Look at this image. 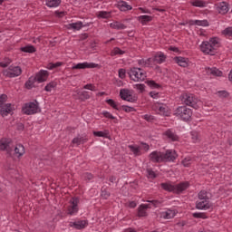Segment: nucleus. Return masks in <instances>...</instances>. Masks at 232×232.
I'll return each mask as SVG.
<instances>
[{
    "label": "nucleus",
    "mask_w": 232,
    "mask_h": 232,
    "mask_svg": "<svg viewBox=\"0 0 232 232\" xmlns=\"http://www.w3.org/2000/svg\"><path fill=\"white\" fill-rule=\"evenodd\" d=\"M138 19L141 24H146V23H150L153 18L150 15H140Z\"/></svg>",
    "instance_id": "e433bc0d"
},
{
    "label": "nucleus",
    "mask_w": 232,
    "mask_h": 232,
    "mask_svg": "<svg viewBox=\"0 0 232 232\" xmlns=\"http://www.w3.org/2000/svg\"><path fill=\"white\" fill-rule=\"evenodd\" d=\"M160 188H162L165 191L175 193V185H172L171 182L161 183Z\"/></svg>",
    "instance_id": "b1692460"
},
{
    "label": "nucleus",
    "mask_w": 232,
    "mask_h": 232,
    "mask_svg": "<svg viewBox=\"0 0 232 232\" xmlns=\"http://www.w3.org/2000/svg\"><path fill=\"white\" fill-rule=\"evenodd\" d=\"M175 190L174 193H177L179 195V193H183V191H186L187 188H189V182L188 181H183L179 184L174 185Z\"/></svg>",
    "instance_id": "2eb2a0df"
},
{
    "label": "nucleus",
    "mask_w": 232,
    "mask_h": 232,
    "mask_svg": "<svg viewBox=\"0 0 232 232\" xmlns=\"http://www.w3.org/2000/svg\"><path fill=\"white\" fill-rule=\"evenodd\" d=\"M118 6L121 12H128V10H131V5H128V2L121 1L118 4Z\"/></svg>",
    "instance_id": "a878e982"
},
{
    "label": "nucleus",
    "mask_w": 232,
    "mask_h": 232,
    "mask_svg": "<svg viewBox=\"0 0 232 232\" xmlns=\"http://www.w3.org/2000/svg\"><path fill=\"white\" fill-rule=\"evenodd\" d=\"M79 198H72L71 199V207L68 208L69 215H75L79 211Z\"/></svg>",
    "instance_id": "f8f14e48"
},
{
    "label": "nucleus",
    "mask_w": 232,
    "mask_h": 232,
    "mask_svg": "<svg viewBox=\"0 0 232 232\" xmlns=\"http://www.w3.org/2000/svg\"><path fill=\"white\" fill-rule=\"evenodd\" d=\"M164 137L170 142H179V135L173 129H169L163 132Z\"/></svg>",
    "instance_id": "9d476101"
},
{
    "label": "nucleus",
    "mask_w": 232,
    "mask_h": 232,
    "mask_svg": "<svg viewBox=\"0 0 232 232\" xmlns=\"http://www.w3.org/2000/svg\"><path fill=\"white\" fill-rule=\"evenodd\" d=\"M22 111L24 115H35V113H39V111H41L39 102L34 100V102L25 103L22 108Z\"/></svg>",
    "instance_id": "7ed1b4c3"
},
{
    "label": "nucleus",
    "mask_w": 232,
    "mask_h": 232,
    "mask_svg": "<svg viewBox=\"0 0 232 232\" xmlns=\"http://www.w3.org/2000/svg\"><path fill=\"white\" fill-rule=\"evenodd\" d=\"M88 226V220H80L70 223L71 227H74V229H84Z\"/></svg>",
    "instance_id": "6ab92c4d"
},
{
    "label": "nucleus",
    "mask_w": 232,
    "mask_h": 232,
    "mask_svg": "<svg viewBox=\"0 0 232 232\" xmlns=\"http://www.w3.org/2000/svg\"><path fill=\"white\" fill-rule=\"evenodd\" d=\"M207 72L215 75L216 77H222V72L217 68H208Z\"/></svg>",
    "instance_id": "c756f323"
},
{
    "label": "nucleus",
    "mask_w": 232,
    "mask_h": 232,
    "mask_svg": "<svg viewBox=\"0 0 232 232\" xmlns=\"http://www.w3.org/2000/svg\"><path fill=\"white\" fill-rule=\"evenodd\" d=\"M78 137L80 138V144H86V142H88V138L86 137V134L83 135H78Z\"/></svg>",
    "instance_id": "4d7b16f0"
},
{
    "label": "nucleus",
    "mask_w": 232,
    "mask_h": 232,
    "mask_svg": "<svg viewBox=\"0 0 232 232\" xmlns=\"http://www.w3.org/2000/svg\"><path fill=\"white\" fill-rule=\"evenodd\" d=\"M8 96L6 94L0 95V108H3L5 102H6Z\"/></svg>",
    "instance_id": "603ef678"
},
{
    "label": "nucleus",
    "mask_w": 232,
    "mask_h": 232,
    "mask_svg": "<svg viewBox=\"0 0 232 232\" xmlns=\"http://www.w3.org/2000/svg\"><path fill=\"white\" fill-rule=\"evenodd\" d=\"M102 115L106 117V119H111V121L115 120V116L111 115L109 111H103Z\"/></svg>",
    "instance_id": "052dcab7"
},
{
    "label": "nucleus",
    "mask_w": 232,
    "mask_h": 232,
    "mask_svg": "<svg viewBox=\"0 0 232 232\" xmlns=\"http://www.w3.org/2000/svg\"><path fill=\"white\" fill-rule=\"evenodd\" d=\"M147 175L149 179H156L157 174H155V171H153L151 169H147Z\"/></svg>",
    "instance_id": "864d4df0"
},
{
    "label": "nucleus",
    "mask_w": 232,
    "mask_h": 232,
    "mask_svg": "<svg viewBox=\"0 0 232 232\" xmlns=\"http://www.w3.org/2000/svg\"><path fill=\"white\" fill-rule=\"evenodd\" d=\"M10 63H12V60H10V58H5L4 62L0 63V66L1 68H8Z\"/></svg>",
    "instance_id": "de8ad7c7"
},
{
    "label": "nucleus",
    "mask_w": 232,
    "mask_h": 232,
    "mask_svg": "<svg viewBox=\"0 0 232 232\" xmlns=\"http://www.w3.org/2000/svg\"><path fill=\"white\" fill-rule=\"evenodd\" d=\"M82 178L84 179V180H92L93 179V174L90 172H85L82 174Z\"/></svg>",
    "instance_id": "6e6d98bb"
},
{
    "label": "nucleus",
    "mask_w": 232,
    "mask_h": 232,
    "mask_svg": "<svg viewBox=\"0 0 232 232\" xmlns=\"http://www.w3.org/2000/svg\"><path fill=\"white\" fill-rule=\"evenodd\" d=\"M150 205H144L141 204L138 208V217H148V212H146L147 209H149Z\"/></svg>",
    "instance_id": "5701e85b"
},
{
    "label": "nucleus",
    "mask_w": 232,
    "mask_h": 232,
    "mask_svg": "<svg viewBox=\"0 0 232 232\" xmlns=\"http://www.w3.org/2000/svg\"><path fill=\"white\" fill-rule=\"evenodd\" d=\"M48 71L41 70L39 72L36 73V77H34L37 82H44L48 80Z\"/></svg>",
    "instance_id": "dca6fc26"
},
{
    "label": "nucleus",
    "mask_w": 232,
    "mask_h": 232,
    "mask_svg": "<svg viewBox=\"0 0 232 232\" xmlns=\"http://www.w3.org/2000/svg\"><path fill=\"white\" fill-rule=\"evenodd\" d=\"M0 108V115H2V117H6L7 115H9V113H12V111H14V109H12V103H7Z\"/></svg>",
    "instance_id": "aec40b11"
},
{
    "label": "nucleus",
    "mask_w": 232,
    "mask_h": 232,
    "mask_svg": "<svg viewBox=\"0 0 232 232\" xmlns=\"http://www.w3.org/2000/svg\"><path fill=\"white\" fill-rule=\"evenodd\" d=\"M196 26H209L208 20H196Z\"/></svg>",
    "instance_id": "a18cd8bd"
},
{
    "label": "nucleus",
    "mask_w": 232,
    "mask_h": 232,
    "mask_svg": "<svg viewBox=\"0 0 232 232\" xmlns=\"http://www.w3.org/2000/svg\"><path fill=\"white\" fill-rule=\"evenodd\" d=\"M128 148L129 150H130V151H132L134 155H140V148H139L138 146L129 145Z\"/></svg>",
    "instance_id": "ea45409f"
},
{
    "label": "nucleus",
    "mask_w": 232,
    "mask_h": 232,
    "mask_svg": "<svg viewBox=\"0 0 232 232\" xmlns=\"http://www.w3.org/2000/svg\"><path fill=\"white\" fill-rule=\"evenodd\" d=\"M146 83L148 84V86H150L152 89L160 88V85L159 83L155 82V81H153V80L147 81Z\"/></svg>",
    "instance_id": "79ce46f5"
},
{
    "label": "nucleus",
    "mask_w": 232,
    "mask_h": 232,
    "mask_svg": "<svg viewBox=\"0 0 232 232\" xmlns=\"http://www.w3.org/2000/svg\"><path fill=\"white\" fill-rule=\"evenodd\" d=\"M86 68H99V64L93 63L84 62L77 63L72 67V70H86Z\"/></svg>",
    "instance_id": "9b49d317"
},
{
    "label": "nucleus",
    "mask_w": 232,
    "mask_h": 232,
    "mask_svg": "<svg viewBox=\"0 0 232 232\" xmlns=\"http://www.w3.org/2000/svg\"><path fill=\"white\" fill-rule=\"evenodd\" d=\"M84 26H90L89 24H82V22H76V23H72L66 25L67 30H74V31H79L81 28H84Z\"/></svg>",
    "instance_id": "f3484780"
},
{
    "label": "nucleus",
    "mask_w": 232,
    "mask_h": 232,
    "mask_svg": "<svg viewBox=\"0 0 232 232\" xmlns=\"http://www.w3.org/2000/svg\"><path fill=\"white\" fill-rule=\"evenodd\" d=\"M121 110H123V111H126V113H131V111H135V108L130 107L128 105H122L120 106Z\"/></svg>",
    "instance_id": "c03bdc74"
},
{
    "label": "nucleus",
    "mask_w": 232,
    "mask_h": 232,
    "mask_svg": "<svg viewBox=\"0 0 232 232\" xmlns=\"http://www.w3.org/2000/svg\"><path fill=\"white\" fill-rule=\"evenodd\" d=\"M222 34L227 37H232V27L226 28L225 30H223Z\"/></svg>",
    "instance_id": "8fccbe9b"
},
{
    "label": "nucleus",
    "mask_w": 232,
    "mask_h": 232,
    "mask_svg": "<svg viewBox=\"0 0 232 232\" xmlns=\"http://www.w3.org/2000/svg\"><path fill=\"white\" fill-rule=\"evenodd\" d=\"M98 17H102V19H108V17H110V12L101 11Z\"/></svg>",
    "instance_id": "3c124183"
},
{
    "label": "nucleus",
    "mask_w": 232,
    "mask_h": 232,
    "mask_svg": "<svg viewBox=\"0 0 232 232\" xmlns=\"http://www.w3.org/2000/svg\"><path fill=\"white\" fill-rule=\"evenodd\" d=\"M126 53L125 51H122L121 48L119 47H115L111 52V57H115V55H124Z\"/></svg>",
    "instance_id": "c9c22d12"
},
{
    "label": "nucleus",
    "mask_w": 232,
    "mask_h": 232,
    "mask_svg": "<svg viewBox=\"0 0 232 232\" xmlns=\"http://www.w3.org/2000/svg\"><path fill=\"white\" fill-rule=\"evenodd\" d=\"M191 162H193V160H191L190 157H187L181 161V164H183L185 168H189V166H191Z\"/></svg>",
    "instance_id": "a19ab883"
},
{
    "label": "nucleus",
    "mask_w": 232,
    "mask_h": 232,
    "mask_svg": "<svg viewBox=\"0 0 232 232\" xmlns=\"http://www.w3.org/2000/svg\"><path fill=\"white\" fill-rule=\"evenodd\" d=\"M61 63H50L49 64V67H48V69L49 70H53V68H59V66H61Z\"/></svg>",
    "instance_id": "69168bd1"
},
{
    "label": "nucleus",
    "mask_w": 232,
    "mask_h": 232,
    "mask_svg": "<svg viewBox=\"0 0 232 232\" xmlns=\"http://www.w3.org/2000/svg\"><path fill=\"white\" fill-rule=\"evenodd\" d=\"M212 207H213V204H211V202L209 201H202L198 199L196 201V209L208 210V209H211Z\"/></svg>",
    "instance_id": "4468645a"
},
{
    "label": "nucleus",
    "mask_w": 232,
    "mask_h": 232,
    "mask_svg": "<svg viewBox=\"0 0 232 232\" xmlns=\"http://www.w3.org/2000/svg\"><path fill=\"white\" fill-rule=\"evenodd\" d=\"M78 96L81 101H88V99H90V94L86 91L79 92Z\"/></svg>",
    "instance_id": "58836bf2"
},
{
    "label": "nucleus",
    "mask_w": 232,
    "mask_h": 232,
    "mask_svg": "<svg viewBox=\"0 0 232 232\" xmlns=\"http://www.w3.org/2000/svg\"><path fill=\"white\" fill-rule=\"evenodd\" d=\"M72 144H77V146L81 145V140L79 136L72 140Z\"/></svg>",
    "instance_id": "774afa93"
},
{
    "label": "nucleus",
    "mask_w": 232,
    "mask_h": 232,
    "mask_svg": "<svg viewBox=\"0 0 232 232\" xmlns=\"http://www.w3.org/2000/svg\"><path fill=\"white\" fill-rule=\"evenodd\" d=\"M61 5V0H46V6L49 8H57Z\"/></svg>",
    "instance_id": "c85d7f7f"
},
{
    "label": "nucleus",
    "mask_w": 232,
    "mask_h": 232,
    "mask_svg": "<svg viewBox=\"0 0 232 232\" xmlns=\"http://www.w3.org/2000/svg\"><path fill=\"white\" fill-rule=\"evenodd\" d=\"M150 159L151 162H164L163 152L153 151L150 154Z\"/></svg>",
    "instance_id": "ddd939ff"
},
{
    "label": "nucleus",
    "mask_w": 232,
    "mask_h": 232,
    "mask_svg": "<svg viewBox=\"0 0 232 232\" xmlns=\"http://www.w3.org/2000/svg\"><path fill=\"white\" fill-rule=\"evenodd\" d=\"M166 59L167 56L164 54V53L160 52L152 57V62L156 64H162V63H166Z\"/></svg>",
    "instance_id": "a211bd4d"
},
{
    "label": "nucleus",
    "mask_w": 232,
    "mask_h": 232,
    "mask_svg": "<svg viewBox=\"0 0 232 232\" xmlns=\"http://www.w3.org/2000/svg\"><path fill=\"white\" fill-rule=\"evenodd\" d=\"M194 218H207L206 214L200 212H195L192 214Z\"/></svg>",
    "instance_id": "5fc2aeb1"
},
{
    "label": "nucleus",
    "mask_w": 232,
    "mask_h": 232,
    "mask_svg": "<svg viewBox=\"0 0 232 232\" xmlns=\"http://www.w3.org/2000/svg\"><path fill=\"white\" fill-rule=\"evenodd\" d=\"M192 6H197L198 8H204L206 6V2L201 0H194L191 2Z\"/></svg>",
    "instance_id": "4c0bfd02"
},
{
    "label": "nucleus",
    "mask_w": 232,
    "mask_h": 232,
    "mask_svg": "<svg viewBox=\"0 0 232 232\" xmlns=\"http://www.w3.org/2000/svg\"><path fill=\"white\" fill-rule=\"evenodd\" d=\"M144 119L148 122H153V121H155V117H153V116L150 115V114H145L144 115Z\"/></svg>",
    "instance_id": "e2e57ef3"
},
{
    "label": "nucleus",
    "mask_w": 232,
    "mask_h": 232,
    "mask_svg": "<svg viewBox=\"0 0 232 232\" xmlns=\"http://www.w3.org/2000/svg\"><path fill=\"white\" fill-rule=\"evenodd\" d=\"M94 137H103V139H108V132L104 131H93Z\"/></svg>",
    "instance_id": "37998d69"
},
{
    "label": "nucleus",
    "mask_w": 232,
    "mask_h": 232,
    "mask_svg": "<svg viewBox=\"0 0 232 232\" xmlns=\"http://www.w3.org/2000/svg\"><path fill=\"white\" fill-rule=\"evenodd\" d=\"M147 202H149V204H152V206L154 208H159L160 206V204H162V201H160V200H157V199L147 200Z\"/></svg>",
    "instance_id": "09e8293b"
},
{
    "label": "nucleus",
    "mask_w": 232,
    "mask_h": 232,
    "mask_svg": "<svg viewBox=\"0 0 232 232\" xmlns=\"http://www.w3.org/2000/svg\"><path fill=\"white\" fill-rule=\"evenodd\" d=\"M110 26L113 30H126V25L121 22H112L110 24Z\"/></svg>",
    "instance_id": "393cba45"
},
{
    "label": "nucleus",
    "mask_w": 232,
    "mask_h": 232,
    "mask_svg": "<svg viewBox=\"0 0 232 232\" xmlns=\"http://www.w3.org/2000/svg\"><path fill=\"white\" fill-rule=\"evenodd\" d=\"M177 157H179L177 151L174 150H168L165 153L163 152V162H175Z\"/></svg>",
    "instance_id": "6e6552de"
},
{
    "label": "nucleus",
    "mask_w": 232,
    "mask_h": 232,
    "mask_svg": "<svg viewBox=\"0 0 232 232\" xmlns=\"http://www.w3.org/2000/svg\"><path fill=\"white\" fill-rule=\"evenodd\" d=\"M56 86H57L56 82H51L44 87V90L45 92H50L53 88H55Z\"/></svg>",
    "instance_id": "49530a36"
},
{
    "label": "nucleus",
    "mask_w": 232,
    "mask_h": 232,
    "mask_svg": "<svg viewBox=\"0 0 232 232\" xmlns=\"http://www.w3.org/2000/svg\"><path fill=\"white\" fill-rule=\"evenodd\" d=\"M21 52L24 53H34L36 52L35 47L34 45H27L20 48Z\"/></svg>",
    "instance_id": "473e14b6"
},
{
    "label": "nucleus",
    "mask_w": 232,
    "mask_h": 232,
    "mask_svg": "<svg viewBox=\"0 0 232 232\" xmlns=\"http://www.w3.org/2000/svg\"><path fill=\"white\" fill-rule=\"evenodd\" d=\"M161 217H162V218H165V219L174 218H175V211H173L171 209H169L165 212H162Z\"/></svg>",
    "instance_id": "cd10ccee"
},
{
    "label": "nucleus",
    "mask_w": 232,
    "mask_h": 232,
    "mask_svg": "<svg viewBox=\"0 0 232 232\" xmlns=\"http://www.w3.org/2000/svg\"><path fill=\"white\" fill-rule=\"evenodd\" d=\"M23 73V70L19 66H9L8 69L3 71L5 77L14 79V77H19Z\"/></svg>",
    "instance_id": "423d86ee"
},
{
    "label": "nucleus",
    "mask_w": 232,
    "mask_h": 232,
    "mask_svg": "<svg viewBox=\"0 0 232 232\" xmlns=\"http://www.w3.org/2000/svg\"><path fill=\"white\" fill-rule=\"evenodd\" d=\"M157 109L161 115H164L165 117L169 115V111H168V107L166 105H158Z\"/></svg>",
    "instance_id": "7c9ffc66"
},
{
    "label": "nucleus",
    "mask_w": 232,
    "mask_h": 232,
    "mask_svg": "<svg viewBox=\"0 0 232 232\" xmlns=\"http://www.w3.org/2000/svg\"><path fill=\"white\" fill-rule=\"evenodd\" d=\"M14 153L15 155H18V157H23L24 155V146L18 144L14 148Z\"/></svg>",
    "instance_id": "2f4dec72"
},
{
    "label": "nucleus",
    "mask_w": 232,
    "mask_h": 232,
    "mask_svg": "<svg viewBox=\"0 0 232 232\" xmlns=\"http://www.w3.org/2000/svg\"><path fill=\"white\" fill-rule=\"evenodd\" d=\"M174 115L176 117H179L181 121L188 122V121L191 119L193 112L191 111V109L187 108L186 106H179L175 110Z\"/></svg>",
    "instance_id": "20e7f679"
},
{
    "label": "nucleus",
    "mask_w": 232,
    "mask_h": 232,
    "mask_svg": "<svg viewBox=\"0 0 232 232\" xmlns=\"http://www.w3.org/2000/svg\"><path fill=\"white\" fill-rule=\"evenodd\" d=\"M198 200L209 201V196H208V191L200 190L198 194Z\"/></svg>",
    "instance_id": "bb28decb"
},
{
    "label": "nucleus",
    "mask_w": 232,
    "mask_h": 232,
    "mask_svg": "<svg viewBox=\"0 0 232 232\" xmlns=\"http://www.w3.org/2000/svg\"><path fill=\"white\" fill-rule=\"evenodd\" d=\"M35 82H36L35 77H30L29 80L25 82V88L27 90H32Z\"/></svg>",
    "instance_id": "f704fd0d"
},
{
    "label": "nucleus",
    "mask_w": 232,
    "mask_h": 232,
    "mask_svg": "<svg viewBox=\"0 0 232 232\" xmlns=\"http://www.w3.org/2000/svg\"><path fill=\"white\" fill-rule=\"evenodd\" d=\"M218 48H220V39L218 37L210 38L209 41H205L200 44V50L206 55H215Z\"/></svg>",
    "instance_id": "f257e3e1"
},
{
    "label": "nucleus",
    "mask_w": 232,
    "mask_h": 232,
    "mask_svg": "<svg viewBox=\"0 0 232 232\" xmlns=\"http://www.w3.org/2000/svg\"><path fill=\"white\" fill-rule=\"evenodd\" d=\"M102 198H108L110 197V192H108V190H106V188L102 189Z\"/></svg>",
    "instance_id": "0e129e2a"
},
{
    "label": "nucleus",
    "mask_w": 232,
    "mask_h": 232,
    "mask_svg": "<svg viewBox=\"0 0 232 232\" xmlns=\"http://www.w3.org/2000/svg\"><path fill=\"white\" fill-rule=\"evenodd\" d=\"M134 88H136V90H140V93H142V92H144V89L146 88V85H144L143 83L135 84Z\"/></svg>",
    "instance_id": "bf43d9fd"
},
{
    "label": "nucleus",
    "mask_w": 232,
    "mask_h": 232,
    "mask_svg": "<svg viewBox=\"0 0 232 232\" xmlns=\"http://www.w3.org/2000/svg\"><path fill=\"white\" fill-rule=\"evenodd\" d=\"M120 79H125L126 77V69H119L118 71Z\"/></svg>",
    "instance_id": "13d9d810"
},
{
    "label": "nucleus",
    "mask_w": 232,
    "mask_h": 232,
    "mask_svg": "<svg viewBox=\"0 0 232 232\" xmlns=\"http://www.w3.org/2000/svg\"><path fill=\"white\" fill-rule=\"evenodd\" d=\"M120 97L122 101H127L128 102H135L137 101V97H133L128 89H121L120 91Z\"/></svg>",
    "instance_id": "1a4fd4ad"
},
{
    "label": "nucleus",
    "mask_w": 232,
    "mask_h": 232,
    "mask_svg": "<svg viewBox=\"0 0 232 232\" xmlns=\"http://www.w3.org/2000/svg\"><path fill=\"white\" fill-rule=\"evenodd\" d=\"M84 90H91V92H95V86L92 83L83 86Z\"/></svg>",
    "instance_id": "680f3d73"
},
{
    "label": "nucleus",
    "mask_w": 232,
    "mask_h": 232,
    "mask_svg": "<svg viewBox=\"0 0 232 232\" xmlns=\"http://www.w3.org/2000/svg\"><path fill=\"white\" fill-rule=\"evenodd\" d=\"M107 104L109 106H111L114 110H117L118 111H121V106H119V103L115 102L112 99L106 100Z\"/></svg>",
    "instance_id": "72a5a7b5"
},
{
    "label": "nucleus",
    "mask_w": 232,
    "mask_h": 232,
    "mask_svg": "<svg viewBox=\"0 0 232 232\" xmlns=\"http://www.w3.org/2000/svg\"><path fill=\"white\" fill-rule=\"evenodd\" d=\"M218 93L219 97H227V95H229V93H227L226 91H219Z\"/></svg>",
    "instance_id": "338daca9"
},
{
    "label": "nucleus",
    "mask_w": 232,
    "mask_h": 232,
    "mask_svg": "<svg viewBox=\"0 0 232 232\" xmlns=\"http://www.w3.org/2000/svg\"><path fill=\"white\" fill-rule=\"evenodd\" d=\"M128 75L134 82H139L146 80V72L139 67H132L128 72Z\"/></svg>",
    "instance_id": "f03ea898"
},
{
    "label": "nucleus",
    "mask_w": 232,
    "mask_h": 232,
    "mask_svg": "<svg viewBox=\"0 0 232 232\" xmlns=\"http://www.w3.org/2000/svg\"><path fill=\"white\" fill-rule=\"evenodd\" d=\"M0 151H6L7 155H12V151H14L12 139L2 138L0 140Z\"/></svg>",
    "instance_id": "39448f33"
},
{
    "label": "nucleus",
    "mask_w": 232,
    "mask_h": 232,
    "mask_svg": "<svg viewBox=\"0 0 232 232\" xmlns=\"http://www.w3.org/2000/svg\"><path fill=\"white\" fill-rule=\"evenodd\" d=\"M181 101L187 106H191V108H197V102L198 100L191 93H184L181 95Z\"/></svg>",
    "instance_id": "0eeeda50"
},
{
    "label": "nucleus",
    "mask_w": 232,
    "mask_h": 232,
    "mask_svg": "<svg viewBox=\"0 0 232 232\" xmlns=\"http://www.w3.org/2000/svg\"><path fill=\"white\" fill-rule=\"evenodd\" d=\"M218 12L224 15L225 14H227L229 12V7H227V4L226 2H221L218 5Z\"/></svg>",
    "instance_id": "412c9836"
},
{
    "label": "nucleus",
    "mask_w": 232,
    "mask_h": 232,
    "mask_svg": "<svg viewBox=\"0 0 232 232\" xmlns=\"http://www.w3.org/2000/svg\"><path fill=\"white\" fill-rule=\"evenodd\" d=\"M174 61L179 64V66H181V68H188V59L181 56H176Z\"/></svg>",
    "instance_id": "4be33fe9"
}]
</instances>
